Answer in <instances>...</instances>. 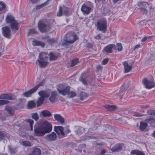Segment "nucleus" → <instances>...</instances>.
I'll return each instance as SVG.
<instances>
[{"instance_id": "40", "label": "nucleus", "mask_w": 155, "mask_h": 155, "mask_svg": "<svg viewBox=\"0 0 155 155\" xmlns=\"http://www.w3.org/2000/svg\"><path fill=\"white\" fill-rule=\"evenodd\" d=\"M145 121L147 123H149V121H151V122H154L155 121V119L152 117H150L149 118H147L145 120Z\"/></svg>"}, {"instance_id": "15", "label": "nucleus", "mask_w": 155, "mask_h": 155, "mask_svg": "<svg viewBox=\"0 0 155 155\" xmlns=\"http://www.w3.org/2000/svg\"><path fill=\"white\" fill-rule=\"evenodd\" d=\"M56 134L54 132H53L50 134H48L46 136V138L50 141H54L56 140Z\"/></svg>"}, {"instance_id": "47", "label": "nucleus", "mask_w": 155, "mask_h": 155, "mask_svg": "<svg viewBox=\"0 0 155 155\" xmlns=\"http://www.w3.org/2000/svg\"><path fill=\"white\" fill-rule=\"evenodd\" d=\"M9 101L7 100H0V105L8 104Z\"/></svg>"}, {"instance_id": "34", "label": "nucleus", "mask_w": 155, "mask_h": 155, "mask_svg": "<svg viewBox=\"0 0 155 155\" xmlns=\"http://www.w3.org/2000/svg\"><path fill=\"white\" fill-rule=\"evenodd\" d=\"M44 99L43 97L41 96L39 98L38 101H37L38 106H39L42 104Z\"/></svg>"}, {"instance_id": "12", "label": "nucleus", "mask_w": 155, "mask_h": 155, "mask_svg": "<svg viewBox=\"0 0 155 155\" xmlns=\"http://www.w3.org/2000/svg\"><path fill=\"white\" fill-rule=\"evenodd\" d=\"M138 6L142 9L146 10V9H152L151 5H149L148 3L145 2H140L138 4Z\"/></svg>"}, {"instance_id": "43", "label": "nucleus", "mask_w": 155, "mask_h": 155, "mask_svg": "<svg viewBox=\"0 0 155 155\" xmlns=\"http://www.w3.org/2000/svg\"><path fill=\"white\" fill-rule=\"evenodd\" d=\"M64 15L65 16H69L71 15L72 13L71 10H63Z\"/></svg>"}, {"instance_id": "46", "label": "nucleus", "mask_w": 155, "mask_h": 155, "mask_svg": "<svg viewBox=\"0 0 155 155\" xmlns=\"http://www.w3.org/2000/svg\"><path fill=\"white\" fill-rule=\"evenodd\" d=\"M32 118L36 120H37L38 119V116L37 113H35L32 115Z\"/></svg>"}, {"instance_id": "19", "label": "nucleus", "mask_w": 155, "mask_h": 155, "mask_svg": "<svg viewBox=\"0 0 155 155\" xmlns=\"http://www.w3.org/2000/svg\"><path fill=\"white\" fill-rule=\"evenodd\" d=\"M54 118L55 120L61 123L62 124L64 122V119L59 114H55L54 115Z\"/></svg>"}, {"instance_id": "33", "label": "nucleus", "mask_w": 155, "mask_h": 155, "mask_svg": "<svg viewBox=\"0 0 155 155\" xmlns=\"http://www.w3.org/2000/svg\"><path fill=\"white\" fill-rule=\"evenodd\" d=\"M84 74H81L79 80L84 85H86L87 84V83L84 78Z\"/></svg>"}, {"instance_id": "4", "label": "nucleus", "mask_w": 155, "mask_h": 155, "mask_svg": "<svg viewBox=\"0 0 155 155\" xmlns=\"http://www.w3.org/2000/svg\"><path fill=\"white\" fill-rule=\"evenodd\" d=\"M78 39L77 35L73 32L67 33L63 38L64 42L63 43V45H65V43L72 44Z\"/></svg>"}, {"instance_id": "3", "label": "nucleus", "mask_w": 155, "mask_h": 155, "mask_svg": "<svg viewBox=\"0 0 155 155\" xmlns=\"http://www.w3.org/2000/svg\"><path fill=\"white\" fill-rule=\"evenodd\" d=\"M70 87L69 86L64 87L63 85L60 84L58 87L57 90L62 95L65 96L67 95L69 96V98H71L75 97L76 94L74 91H70Z\"/></svg>"}, {"instance_id": "53", "label": "nucleus", "mask_w": 155, "mask_h": 155, "mask_svg": "<svg viewBox=\"0 0 155 155\" xmlns=\"http://www.w3.org/2000/svg\"><path fill=\"white\" fill-rule=\"evenodd\" d=\"M48 41L49 42L51 43V44H53L55 42L57 43L56 42V40L55 39L53 38L49 39L48 40Z\"/></svg>"}, {"instance_id": "38", "label": "nucleus", "mask_w": 155, "mask_h": 155, "mask_svg": "<svg viewBox=\"0 0 155 155\" xmlns=\"http://www.w3.org/2000/svg\"><path fill=\"white\" fill-rule=\"evenodd\" d=\"M27 121L28 123L29 124V125L31 127V130H32L33 126L34 124L33 120H32L29 119L27 120Z\"/></svg>"}, {"instance_id": "30", "label": "nucleus", "mask_w": 155, "mask_h": 155, "mask_svg": "<svg viewBox=\"0 0 155 155\" xmlns=\"http://www.w3.org/2000/svg\"><path fill=\"white\" fill-rule=\"evenodd\" d=\"M20 143L25 147H30L32 146V144L29 141H22L20 142Z\"/></svg>"}, {"instance_id": "45", "label": "nucleus", "mask_w": 155, "mask_h": 155, "mask_svg": "<svg viewBox=\"0 0 155 155\" xmlns=\"http://www.w3.org/2000/svg\"><path fill=\"white\" fill-rule=\"evenodd\" d=\"M36 33V32L35 29H30L29 30V31L28 33V35H30L33 34H34Z\"/></svg>"}, {"instance_id": "1", "label": "nucleus", "mask_w": 155, "mask_h": 155, "mask_svg": "<svg viewBox=\"0 0 155 155\" xmlns=\"http://www.w3.org/2000/svg\"><path fill=\"white\" fill-rule=\"evenodd\" d=\"M52 130L51 125L47 121L42 122L41 124L36 126L34 128V133L38 137L42 136L46 134L51 132Z\"/></svg>"}, {"instance_id": "24", "label": "nucleus", "mask_w": 155, "mask_h": 155, "mask_svg": "<svg viewBox=\"0 0 155 155\" xmlns=\"http://www.w3.org/2000/svg\"><path fill=\"white\" fill-rule=\"evenodd\" d=\"M148 126V124L145 122H140V129L142 131H145V130L146 129Z\"/></svg>"}, {"instance_id": "29", "label": "nucleus", "mask_w": 155, "mask_h": 155, "mask_svg": "<svg viewBox=\"0 0 155 155\" xmlns=\"http://www.w3.org/2000/svg\"><path fill=\"white\" fill-rule=\"evenodd\" d=\"M42 115L45 117H50L51 115V113L47 110H44L41 112Z\"/></svg>"}, {"instance_id": "59", "label": "nucleus", "mask_w": 155, "mask_h": 155, "mask_svg": "<svg viewBox=\"0 0 155 155\" xmlns=\"http://www.w3.org/2000/svg\"><path fill=\"white\" fill-rule=\"evenodd\" d=\"M29 139L31 140H34L35 138L32 135H30L29 137Z\"/></svg>"}, {"instance_id": "64", "label": "nucleus", "mask_w": 155, "mask_h": 155, "mask_svg": "<svg viewBox=\"0 0 155 155\" xmlns=\"http://www.w3.org/2000/svg\"><path fill=\"white\" fill-rule=\"evenodd\" d=\"M148 107V105H146V106H144L143 107V108H147Z\"/></svg>"}, {"instance_id": "10", "label": "nucleus", "mask_w": 155, "mask_h": 155, "mask_svg": "<svg viewBox=\"0 0 155 155\" xmlns=\"http://www.w3.org/2000/svg\"><path fill=\"white\" fill-rule=\"evenodd\" d=\"M15 96L12 94H5L0 95V99L9 100H14L16 99Z\"/></svg>"}, {"instance_id": "16", "label": "nucleus", "mask_w": 155, "mask_h": 155, "mask_svg": "<svg viewBox=\"0 0 155 155\" xmlns=\"http://www.w3.org/2000/svg\"><path fill=\"white\" fill-rule=\"evenodd\" d=\"M93 9L92 4L90 2H88L83 4L81 7V10H91Z\"/></svg>"}, {"instance_id": "54", "label": "nucleus", "mask_w": 155, "mask_h": 155, "mask_svg": "<svg viewBox=\"0 0 155 155\" xmlns=\"http://www.w3.org/2000/svg\"><path fill=\"white\" fill-rule=\"evenodd\" d=\"M108 61V59L107 58H105L104 59L102 62V64H105L107 63Z\"/></svg>"}, {"instance_id": "2", "label": "nucleus", "mask_w": 155, "mask_h": 155, "mask_svg": "<svg viewBox=\"0 0 155 155\" xmlns=\"http://www.w3.org/2000/svg\"><path fill=\"white\" fill-rule=\"evenodd\" d=\"M6 23L13 31H16L19 28L18 23L14 16L11 13H8L5 18Z\"/></svg>"}, {"instance_id": "62", "label": "nucleus", "mask_w": 155, "mask_h": 155, "mask_svg": "<svg viewBox=\"0 0 155 155\" xmlns=\"http://www.w3.org/2000/svg\"><path fill=\"white\" fill-rule=\"evenodd\" d=\"M152 135L155 138V130L153 131V132L152 134Z\"/></svg>"}, {"instance_id": "11", "label": "nucleus", "mask_w": 155, "mask_h": 155, "mask_svg": "<svg viewBox=\"0 0 155 155\" xmlns=\"http://www.w3.org/2000/svg\"><path fill=\"white\" fill-rule=\"evenodd\" d=\"M2 33L4 36L8 38H10L11 37V29L8 26H5L2 28Z\"/></svg>"}, {"instance_id": "7", "label": "nucleus", "mask_w": 155, "mask_h": 155, "mask_svg": "<svg viewBox=\"0 0 155 155\" xmlns=\"http://www.w3.org/2000/svg\"><path fill=\"white\" fill-rule=\"evenodd\" d=\"M54 131L57 133L58 137L61 138L66 137L67 135L66 133L70 132L69 129H68L67 131L64 132L63 128L61 126H54Z\"/></svg>"}, {"instance_id": "25", "label": "nucleus", "mask_w": 155, "mask_h": 155, "mask_svg": "<svg viewBox=\"0 0 155 155\" xmlns=\"http://www.w3.org/2000/svg\"><path fill=\"white\" fill-rule=\"evenodd\" d=\"M57 95V93L56 92L53 91L51 92V95L49 98L50 102H53L55 101Z\"/></svg>"}, {"instance_id": "44", "label": "nucleus", "mask_w": 155, "mask_h": 155, "mask_svg": "<svg viewBox=\"0 0 155 155\" xmlns=\"http://www.w3.org/2000/svg\"><path fill=\"white\" fill-rule=\"evenodd\" d=\"M84 132V129L83 127L79 128L77 130V132L78 135H80Z\"/></svg>"}, {"instance_id": "42", "label": "nucleus", "mask_w": 155, "mask_h": 155, "mask_svg": "<svg viewBox=\"0 0 155 155\" xmlns=\"http://www.w3.org/2000/svg\"><path fill=\"white\" fill-rule=\"evenodd\" d=\"M6 8L5 4L2 2H0V10H3Z\"/></svg>"}, {"instance_id": "51", "label": "nucleus", "mask_w": 155, "mask_h": 155, "mask_svg": "<svg viewBox=\"0 0 155 155\" xmlns=\"http://www.w3.org/2000/svg\"><path fill=\"white\" fill-rule=\"evenodd\" d=\"M63 10H59L57 14V15L58 16H61L64 15Z\"/></svg>"}, {"instance_id": "61", "label": "nucleus", "mask_w": 155, "mask_h": 155, "mask_svg": "<svg viewBox=\"0 0 155 155\" xmlns=\"http://www.w3.org/2000/svg\"><path fill=\"white\" fill-rule=\"evenodd\" d=\"M106 151L105 150H102L101 152V153L103 155L105 153Z\"/></svg>"}, {"instance_id": "22", "label": "nucleus", "mask_w": 155, "mask_h": 155, "mask_svg": "<svg viewBox=\"0 0 155 155\" xmlns=\"http://www.w3.org/2000/svg\"><path fill=\"white\" fill-rule=\"evenodd\" d=\"M39 57L40 60L43 61H46L48 58V55L45 52L41 53L39 54Z\"/></svg>"}, {"instance_id": "55", "label": "nucleus", "mask_w": 155, "mask_h": 155, "mask_svg": "<svg viewBox=\"0 0 155 155\" xmlns=\"http://www.w3.org/2000/svg\"><path fill=\"white\" fill-rule=\"evenodd\" d=\"M101 38V35L100 34L97 35L94 37L97 40L100 39Z\"/></svg>"}, {"instance_id": "5", "label": "nucleus", "mask_w": 155, "mask_h": 155, "mask_svg": "<svg viewBox=\"0 0 155 155\" xmlns=\"http://www.w3.org/2000/svg\"><path fill=\"white\" fill-rule=\"evenodd\" d=\"M97 29L103 33H105L107 28V21L105 19L103 18L98 20L97 22Z\"/></svg>"}, {"instance_id": "18", "label": "nucleus", "mask_w": 155, "mask_h": 155, "mask_svg": "<svg viewBox=\"0 0 155 155\" xmlns=\"http://www.w3.org/2000/svg\"><path fill=\"white\" fill-rule=\"evenodd\" d=\"M41 153V151L40 149L35 148L31 153L28 154V155H40Z\"/></svg>"}, {"instance_id": "41", "label": "nucleus", "mask_w": 155, "mask_h": 155, "mask_svg": "<svg viewBox=\"0 0 155 155\" xmlns=\"http://www.w3.org/2000/svg\"><path fill=\"white\" fill-rule=\"evenodd\" d=\"M48 2V1H47L45 3L42 4L40 5H37L36 6V9H40L41 8L47 5V3Z\"/></svg>"}, {"instance_id": "17", "label": "nucleus", "mask_w": 155, "mask_h": 155, "mask_svg": "<svg viewBox=\"0 0 155 155\" xmlns=\"http://www.w3.org/2000/svg\"><path fill=\"white\" fill-rule=\"evenodd\" d=\"M122 64L124 66L125 73H128L131 71L132 69V66L129 65L127 62H124Z\"/></svg>"}, {"instance_id": "63", "label": "nucleus", "mask_w": 155, "mask_h": 155, "mask_svg": "<svg viewBox=\"0 0 155 155\" xmlns=\"http://www.w3.org/2000/svg\"><path fill=\"white\" fill-rule=\"evenodd\" d=\"M101 67L100 65H99L97 67V69L98 70H101Z\"/></svg>"}, {"instance_id": "56", "label": "nucleus", "mask_w": 155, "mask_h": 155, "mask_svg": "<svg viewBox=\"0 0 155 155\" xmlns=\"http://www.w3.org/2000/svg\"><path fill=\"white\" fill-rule=\"evenodd\" d=\"M32 4H36L37 3L39 0H29Z\"/></svg>"}, {"instance_id": "35", "label": "nucleus", "mask_w": 155, "mask_h": 155, "mask_svg": "<svg viewBox=\"0 0 155 155\" xmlns=\"http://www.w3.org/2000/svg\"><path fill=\"white\" fill-rule=\"evenodd\" d=\"M8 151L11 154H15L17 152L16 148H12L9 146H8Z\"/></svg>"}, {"instance_id": "48", "label": "nucleus", "mask_w": 155, "mask_h": 155, "mask_svg": "<svg viewBox=\"0 0 155 155\" xmlns=\"http://www.w3.org/2000/svg\"><path fill=\"white\" fill-rule=\"evenodd\" d=\"M147 112L149 115H155V110H149Z\"/></svg>"}, {"instance_id": "20", "label": "nucleus", "mask_w": 155, "mask_h": 155, "mask_svg": "<svg viewBox=\"0 0 155 155\" xmlns=\"http://www.w3.org/2000/svg\"><path fill=\"white\" fill-rule=\"evenodd\" d=\"M38 94L40 96L45 98L48 97L49 96V94L45 91H41L38 92Z\"/></svg>"}, {"instance_id": "8", "label": "nucleus", "mask_w": 155, "mask_h": 155, "mask_svg": "<svg viewBox=\"0 0 155 155\" xmlns=\"http://www.w3.org/2000/svg\"><path fill=\"white\" fill-rule=\"evenodd\" d=\"M43 85V82H41L36 85L33 88L28 90L26 92L23 93L22 95L25 97H28L31 96L35 92L40 86Z\"/></svg>"}, {"instance_id": "31", "label": "nucleus", "mask_w": 155, "mask_h": 155, "mask_svg": "<svg viewBox=\"0 0 155 155\" xmlns=\"http://www.w3.org/2000/svg\"><path fill=\"white\" fill-rule=\"evenodd\" d=\"M115 46V48H114V50H117L118 51H121L122 50L123 47L120 43H117Z\"/></svg>"}, {"instance_id": "23", "label": "nucleus", "mask_w": 155, "mask_h": 155, "mask_svg": "<svg viewBox=\"0 0 155 155\" xmlns=\"http://www.w3.org/2000/svg\"><path fill=\"white\" fill-rule=\"evenodd\" d=\"M130 154L132 155H146V154L143 152H142L138 150H131L130 152Z\"/></svg>"}, {"instance_id": "37", "label": "nucleus", "mask_w": 155, "mask_h": 155, "mask_svg": "<svg viewBox=\"0 0 155 155\" xmlns=\"http://www.w3.org/2000/svg\"><path fill=\"white\" fill-rule=\"evenodd\" d=\"M49 55L50 60H56L58 58V56L54 55L52 52H50Z\"/></svg>"}, {"instance_id": "57", "label": "nucleus", "mask_w": 155, "mask_h": 155, "mask_svg": "<svg viewBox=\"0 0 155 155\" xmlns=\"http://www.w3.org/2000/svg\"><path fill=\"white\" fill-rule=\"evenodd\" d=\"M134 116H136L138 117H141L143 116V114H137L134 115Z\"/></svg>"}, {"instance_id": "50", "label": "nucleus", "mask_w": 155, "mask_h": 155, "mask_svg": "<svg viewBox=\"0 0 155 155\" xmlns=\"http://www.w3.org/2000/svg\"><path fill=\"white\" fill-rule=\"evenodd\" d=\"M114 130V128L110 125H107L105 127V130L107 132V130Z\"/></svg>"}, {"instance_id": "49", "label": "nucleus", "mask_w": 155, "mask_h": 155, "mask_svg": "<svg viewBox=\"0 0 155 155\" xmlns=\"http://www.w3.org/2000/svg\"><path fill=\"white\" fill-rule=\"evenodd\" d=\"M5 136L4 133L2 132H0V140H5Z\"/></svg>"}, {"instance_id": "9", "label": "nucleus", "mask_w": 155, "mask_h": 155, "mask_svg": "<svg viewBox=\"0 0 155 155\" xmlns=\"http://www.w3.org/2000/svg\"><path fill=\"white\" fill-rule=\"evenodd\" d=\"M143 82L147 89H149L155 87V82H153V81H149L146 78H144Z\"/></svg>"}, {"instance_id": "28", "label": "nucleus", "mask_w": 155, "mask_h": 155, "mask_svg": "<svg viewBox=\"0 0 155 155\" xmlns=\"http://www.w3.org/2000/svg\"><path fill=\"white\" fill-rule=\"evenodd\" d=\"M37 61H38L39 65L41 68H45L48 64V63L47 62L41 61L39 59H38Z\"/></svg>"}, {"instance_id": "14", "label": "nucleus", "mask_w": 155, "mask_h": 155, "mask_svg": "<svg viewBox=\"0 0 155 155\" xmlns=\"http://www.w3.org/2000/svg\"><path fill=\"white\" fill-rule=\"evenodd\" d=\"M116 46L114 44H110L106 46L103 49V51H104L107 53H111L112 52V49H115Z\"/></svg>"}, {"instance_id": "26", "label": "nucleus", "mask_w": 155, "mask_h": 155, "mask_svg": "<svg viewBox=\"0 0 155 155\" xmlns=\"http://www.w3.org/2000/svg\"><path fill=\"white\" fill-rule=\"evenodd\" d=\"M33 45L34 46H41L42 47H44L45 45V43L41 41H37L34 40L33 41Z\"/></svg>"}, {"instance_id": "32", "label": "nucleus", "mask_w": 155, "mask_h": 155, "mask_svg": "<svg viewBox=\"0 0 155 155\" xmlns=\"http://www.w3.org/2000/svg\"><path fill=\"white\" fill-rule=\"evenodd\" d=\"M28 106L29 109H31L35 107V103L33 101H29L28 102Z\"/></svg>"}, {"instance_id": "6", "label": "nucleus", "mask_w": 155, "mask_h": 155, "mask_svg": "<svg viewBox=\"0 0 155 155\" xmlns=\"http://www.w3.org/2000/svg\"><path fill=\"white\" fill-rule=\"evenodd\" d=\"M46 21V20H41L38 23V28L41 32L47 31L50 29V26Z\"/></svg>"}, {"instance_id": "36", "label": "nucleus", "mask_w": 155, "mask_h": 155, "mask_svg": "<svg viewBox=\"0 0 155 155\" xmlns=\"http://www.w3.org/2000/svg\"><path fill=\"white\" fill-rule=\"evenodd\" d=\"M79 61L78 59H74L71 61V67H74L76 64H77L79 62Z\"/></svg>"}, {"instance_id": "52", "label": "nucleus", "mask_w": 155, "mask_h": 155, "mask_svg": "<svg viewBox=\"0 0 155 155\" xmlns=\"http://www.w3.org/2000/svg\"><path fill=\"white\" fill-rule=\"evenodd\" d=\"M81 11L84 15H87L90 12V10H81Z\"/></svg>"}, {"instance_id": "60", "label": "nucleus", "mask_w": 155, "mask_h": 155, "mask_svg": "<svg viewBox=\"0 0 155 155\" xmlns=\"http://www.w3.org/2000/svg\"><path fill=\"white\" fill-rule=\"evenodd\" d=\"M114 130H107V132L109 133L112 134L114 133Z\"/></svg>"}, {"instance_id": "13", "label": "nucleus", "mask_w": 155, "mask_h": 155, "mask_svg": "<svg viewBox=\"0 0 155 155\" xmlns=\"http://www.w3.org/2000/svg\"><path fill=\"white\" fill-rule=\"evenodd\" d=\"M124 147V145L123 144H117L113 146L111 150L112 152H120L122 150Z\"/></svg>"}, {"instance_id": "39", "label": "nucleus", "mask_w": 155, "mask_h": 155, "mask_svg": "<svg viewBox=\"0 0 155 155\" xmlns=\"http://www.w3.org/2000/svg\"><path fill=\"white\" fill-rule=\"evenodd\" d=\"M153 36H144L141 40L142 42H144L147 39L152 38Z\"/></svg>"}, {"instance_id": "58", "label": "nucleus", "mask_w": 155, "mask_h": 155, "mask_svg": "<svg viewBox=\"0 0 155 155\" xmlns=\"http://www.w3.org/2000/svg\"><path fill=\"white\" fill-rule=\"evenodd\" d=\"M140 45L139 44L138 45H135L134 47V50H135L136 49H137V48H140Z\"/></svg>"}, {"instance_id": "21", "label": "nucleus", "mask_w": 155, "mask_h": 155, "mask_svg": "<svg viewBox=\"0 0 155 155\" xmlns=\"http://www.w3.org/2000/svg\"><path fill=\"white\" fill-rule=\"evenodd\" d=\"M5 109L9 114L12 115L14 114V109L12 106L9 105H6Z\"/></svg>"}, {"instance_id": "27", "label": "nucleus", "mask_w": 155, "mask_h": 155, "mask_svg": "<svg viewBox=\"0 0 155 155\" xmlns=\"http://www.w3.org/2000/svg\"><path fill=\"white\" fill-rule=\"evenodd\" d=\"M104 107L108 110H113L116 108L114 105L107 104L104 105Z\"/></svg>"}]
</instances>
